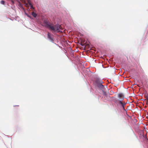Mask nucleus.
Instances as JSON below:
<instances>
[{
  "label": "nucleus",
  "instance_id": "nucleus-1",
  "mask_svg": "<svg viewBox=\"0 0 148 148\" xmlns=\"http://www.w3.org/2000/svg\"><path fill=\"white\" fill-rule=\"evenodd\" d=\"M44 23L45 26L48 28L53 33L56 32H60V29H63L60 25L58 24L54 25L52 24H49L47 21H45Z\"/></svg>",
  "mask_w": 148,
  "mask_h": 148
},
{
  "label": "nucleus",
  "instance_id": "nucleus-2",
  "mask_svg": "<svg viewBox=\"0 0 148 148\" xmlns=\"http://www.w3.org/2000/svg\"><path fill=\"white\" fill-rule=\"evenodd\" d=\"M116 103L119 108L123 109L124 110H125L124 106L126 105V103L125 101L123 100H118L116 101Z\"/></svg>",
  "mask_w": 148,
  "mask_h": 148
},
{
  "label": "nucleus",
  "instance_id": "nucleus-3",
  "mask_svg": "<svg viewBox=\"0 0 148 148\" xmlns=\"http://www.w3.org/2000/svg\"><path fill=\"white\" fill-rule=\"evenodd\" d=\"M97 86L101 90H104V86L102 84L101 81L100 82L98 80H97L96 81Z\"/></svg>",
  "mask_w": 148,
  "mask_h": 148
},
{
  "label": "nucleus",
  "instance_id": "nucleus-4",
  "mask_svg": "<svg viewBox=\"0 0 148 148\" xmlns=\"http://www.w3.org/2000/svg\"><path fill=\"white\" fill-rule=\"evenodd\" d=\"M47 38L51 41L53 40V35L50 32H48Z\"/></svg>",
  "mask_w": 148,
  "mask_h": 148
},
{
  "label": "nucleus",
  "instance_id": "nucleus-5",
  "mask_svg": "<svg viewBox=\"0 0 148 148\" xmlns=\"http://www.w3.org/2000/svg\"><path fill=\"white\" fill-rule=\"evenodd\" d=\"M118 97L120 99H123L124 98V95L122 93H120L118 95Z\"/></svg>",
  "mask_w": 148,
  "mask_h": 148
},
{
  "label": "nucleus",
  "instance_id": "nucleus-6",
  "mask_svg": "<svg viewBox=\"0 0 148 148\" xmlns=\"http://www.w3.org/2000/svg\"><path fill=\"white\" fill-rule=\"evenodd\" d=\"M18 6L21 8H22V9H24V8H23L22 4H21V3L19 1L18 2Z\"/></svg>",
  "mask_w": 148,
  "mask_h": 148
},
{
  "label": "nucleus",
  "instance_id": "nucleus-7",
  "mask_svg": "<svg viewBox=\"0 0 148 148\" xmlns=\"http://www.w3.org/2000/svg\"><path fill=\"white\" fill-rule=\"evenodd\" d=\"M32 16L34 17H36V16L37 15L36 13L34 12H32Z\"/></svg>",
  "mask_w": 148,
  "mask_h": 148
},
{
  "label": "nucleus",
  "instance_id": "nucleus-8",
  "mask_svg": "<svg viewBox=\"0 0 148 148\" xmlns=\"http://www.w3.org/2000/svg\"><path fill=\"white\" fill-rule=\"evenodd\" d=\"M1 3L2 4L4 5L5 4V1H1Z\"/></svg>",
  "mask_w": 148,
  "mask_h": 148
},
{
  "label": "nucleus",
  "instance_id": "nucleus-9",
  "mask_svg": "<svg viewBox=\"0 0 148 148\" xmlns=\"http://www.w3.org/2000/svg\"><path fill=\"white\" fill-rule=\"evenodd\" d=\"M13 4H14V2L13 0H10Z\"/></svg>",
  "mask_w": 148,
  "mask_h": 148
},
{
  "label": "nucleus",
  "instance_id": "nucleus-10",
  "mask_svg": "<svg viewBox=\"0 0 148 148\" xmlns=\"http://www.w3.org/2000/svg\"><path fill=\"white\" fill-rule=\"evenodd\" d=\"M81 45L82 46H84V44H82V43H81Z\"/></svg>",
  "mask_w": 148,
  "mask_h": 148
},
{
  "label": "nucleus",
  "instance_id": "nucleus-11",
  "mask_svg": "<svg viewBox=\"0 0 148 148\" xmlns=\"http://www.w3.org/2000/svg\"><path fill=\"white\" fill-rule=\"evenodd\" d=\"M146 103L147 104V105L148 106V99H147Z\"/></svg>",
  "mask_w": 148,
  "mask_h": 148
},
{
  "label": "nucleus",
  "instance_id": "nucleus-12",
  "mask_svg": "<svg viewBox=\"0 0 148 148\" xmlns=\"http://www.w3.org/2000/svg\"><path fill=\"white\" fill-rule=\"evenodd\" d=\"M29 17H30V16L28 15H27Z\"/></svg>",
  "mask_w": 148,
  "mask_h": 148
},
{
  "label": "nucleus",
  "instance_id": "nucleus-13",
  "mask_svg": "<svg viewBox=\"0 0 148 148\" xmlns=\"http://www.w3.org/2000/svg\"><path fill=\"white\" fill-rule=\"evenodd\" d=\"M137 86H138L139 87V85H137Z\"/></svg>",
  "mask_w": 148,
  "mask_h": 148
},
{
  "label": "nucleus",
  "instance_id": "nucleus-14",
  "mask_svg": "<svg viewBox=\"0 0 148 148\" xmlns=\"http://www.w3.org/2000/svg\"><path fill=\"white\" fill-rule=\"evenodd\" d=\"M88 45V44H87L86 45Z\"/></svg>",
  "mask_w": 148,
  "mask_h": 148
}]
</instances>
